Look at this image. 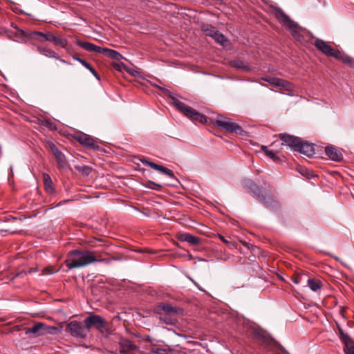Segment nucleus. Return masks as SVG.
<instances>
[{
  "label": "nucleus",
  "instance_id": "obj_50",
  "mask_svg": "<svg viewBox=\"0 0 354 354\" xmlns=\"http://www.w3.org/2000/svg\"><path fill=\"white\" fill-rule=\"evenodd\" d=\"M76 61L79 62L82 66H84V64L87 62L86 60L80 57H78Z\"/></svg>",
  "mask_w": 354,
  "mask_h": 354
},
{
  "label": "nucleus",
  "instance_id": "obj_9",
  "mask_svg": "<svg viewBox=\"0 0 354 354\" xmlns=\"http://www.w3.org/2000/svg\"><path fill=\"white\" fill-rule=\"evenodd\" d=\"M313 44L316 48L328 57L339 58V50L333 48L323 39L315 38Z\"/></svg>",
  "mask_w": 354,
  "mask_h": 354
},
{
  "label": "nucleus",
  "instance_id": "obj_54",
  "mask_svg": "<svg viewBox=\"0 0 354 354\" xmlns=\"http://www.w3.org/2000/svg\"><path fill=\"white\" fill-rule=\"evenodd\" d=\"M280 349L283 351V352H286L287 353V351L282 347L281 346Z\"/></svg>",
  "mask_w": 354,
  "mask_h": 354
},
{
  "label": "nucleus",
  "instance_id": "obj_17",
  "mask_svg": "<svg viewBox=\"0 0 354 354\" xmlns=\"http://www.w3.org/2000/svg\"><path fill=\"white\" fill-rule=\"evenodd\" d=\"M138 346L128 339H121L119 342V352L120 354H134Z\"/></svg>",
  "mask_w": 354,
  "mask_h": 354
},
{
  "label": "nucleus",
  "instance_id": "obj_34",
  "mask_svg": "<svg viewBox=\"0 0 354 354\" xmlns=\"http://www.w3.org/2000/svg\"><path fill=\"white\" fill-rule=\"evenodd\" d=\"M232 66L238 69H243L245 71L250 70L248 66H246L244 62L241 60H235L232 62Z\"/></svg>",
  "mask_w": 354,
  "mask_h": 354
},
{
  "label": "nucleus",
  "instance_id": "obj_37",
  "mask_svg": "<svg viewBox=\"0 0 354 354\" xmlns=\"http://www.w3.org/2000/svg\"><path fill=\"white\" fill-rule=\"evenodd\" d=\"M39 34H44V32H39V31H33L30 34V35L32 37H33L35 39H36L40 42H44V37L43 36H40Z\"/></svg>",
  "mask_w": 354,
  "mask_h": 354
},
{
  "label": "nucleus",
  "instance_id": "obj_31",
  "mask_svg": "<svg viewBox=\"0 0 354 354\" xmlns=\"http://www.w3.org/2000/svg\"><path fill=\"white\" fill-rule=\"evenodd\" d=\"M53 44L56 46H59L62 48H66V45L68 44V41L66 39L62 37L59 35H55L53 41Z\"/></svg>",
  "mask_w": 354,
  "mask_h": 354
},
{
  "label": "nucleus",
  "instance_id": "obj_47",
  "mask_svg": "<svg viewBox=\"0 0 354 354\" xmlns=\"http://www.w3.org/2000/svg\"><path fill=\"white\" fill-rule=\"evenodd\" d=\"M221 32H219L218 30V29L214 31V33H213L211 36V37H212L215 41L216 40V37L218 36V35L220 34Z\"/></svg>",
  "mask_w": 354,
  "mask_h": 354
},
{
  "label": "nucleus",
  "instance_id": "obj_18",
  "mask_svg": "<svg viewBox=\"0 0 354 354\" xmlns=\"http://www.w3.org/2000/svg\"><path fill=\"white\" fill-rule=\"evenodd\" d=\"M184 115L194 122L205 124L207 122V118L205 115L201 114L191 106H188V108L185 109Z\"/></svg>",
  "mask_w": 354,
  "mask_h": 354
},
{
  "label": "nucleus",
  "instance_id": "obj_33",
  "mask_svg": "<svg viewBox=\"0 0 354 354\" xmlns=\"http://www.w3.org/2000/svg\"><path fill=\"white\" fill-rule=\"evenodd\" d=\"M279 88H283L287 91H292L294 88L293 84L285 80L281 79Z\"/></svg>",
  "mask_w": 354,
  "mask_h": 354
},
{
  "label": "nucleus",
  "instance_id": "obj_16",
  "mask_svg": "<svg viewBox=\"0 0 354 354\" xmlns=\"http://www.w3.org/2000/svg\"><path fill=\"white\" fill-rule=\"evenodd\" d=\"M339 338L344 344L345 354H354V340L342 328H338Z\"/></svg>",
  "mask_w": 354,
  "mask_h": 354
},
{
  "label": "nucleus",
  "instance_id": "obj_12",
  "mask_svg": "<svg viewBox=\"0 0 354 354\" xmlns=\"http://www.w3.org/2000/svg\"><path fill=\"white\" fill-rule=\"evenodd\" d=\"M140 160L145 165L149 166L155 170L159 171L171 178L174 182L168 184V185L176 186V183H179L178 180L175 177L174 172L171 169L162 165H158L153 162H151L147 158L140 159Z\"/></svg>",
  "mask_w": 354,
  "mask_h": 354
},
{
  "label": "nucleus",
  "instance_id": "obj_22",
  "mask_svg": "<svg viewBox=\"0 0 354 354\" xmlns=\"http://www.w3.org/2000/svg\"><path fill=\"white\" fill-rule=\"evenodd\" d=\"M177 239L179 241L187 242L191 245H198L201 244V239L197 236H194L192 234L187 232L177 234Z\"/></svg>",
  "mask_w": 354,
  "mask_h": 354
},
{
  "label": "nucleus",
  "instance_id": "obj_40",
  "mask_svg": "<svg viewBox=\"0 0 354 354\" xmlns=\"http://www.w3.org/2000/svg\"><path fill=\"white\" fill-rule=\"evenodd\" d=\"M40 36H43L44 37V41H48L53 43L55 35L52 34L50 32H45L44 34H39Z\"/></svg>",
  "mask_w": 354,
  "mask_h": 354
},
{
  "label": "nucleus",
  "instance_id": "obj_19",
  "mask_svg": "<svg viewBox=\"0 0 354 354\" xmlns=\"http://www.w3.org/2000/svg\"><path fill=\"white\" fill-rule=\"evenodd\" d=\"M299 143L295 151L299 152L308 157H311L315 154L314 144L309 143L302 139Z\"/></svg>",
  "mask_w": 354,
  "mask_h": 354
},
{
  "label": "nucleus",
  "instance_id": "obj_27",
  "mask_svg": "<svg viewBox=\"0 0 354 354\" xmlns=\"http://www.w3.org/2000/svg\"><path fill=\"white\" fill-rule=\"evenodd\" d=\"M216 42L221 45L223 48L226 49H230L232 46V43L223 34L220 32L218 36L216 37Z\"/></svg>",
  "mask_w": 354,
  "mask_h": 354
},
{
  "label": "nucleus",
  "instance_id": "obj_23",
  "mask_svg": "<svg viewBox=\"0 0 354 354\" xmlns=\"http://www.w3.org/2000/svg\"><path fill=\"white\" fill-rule=\"evenodd\" d=\"M261 149L266 155L272 159L274 162L279 163L283 162L284 156L280 152L270 150L266 146H262Z\"/></svg>",
  "mask_w": 354,
  "mask_h": 354
},
{
  "label": "nucleus",
  "instance_id": "obj_28",
  "mask_svg": "<svg viewBox=\"0 0 354 354\" xmlns=\"http://www.w3.org/2000/svg\"><path fill=\"white\" fill-rule=\"evenodd\" d=\"M339 58L337 59L342 60L344 64L349 65L351 67L354 68V59L346 54H342L339 51Z\"/></svg>",
  "mask_w": 354,
  "mask_h": 354
},
{
  "label": "nucleus",
  "instance_id": "obj_6",
  "mask_svg": "<svg viewBox=\"0 0 354 354\" xmlns=\"http://www.w3.org/2000/svg\"><path fill=\"white\" fill-rule=\"evenodd\" d=\"M76 44L88 52H96L97 53L103 54L116 61H120L124 59L123 56L115 50L98 46L88 41L77 40Z\"/></svg>",
  "mask_w": 354,
  "mask_h": 354
},
{
  "label": "nucleus",
  "instance_id": "obj_4",
  "mask_svg": "<svg viewBox=\"0 0 354 354\" xmlns=\"http://www.w3.org/2000/svg\"><path fill=\"white\" fill-rule=\"evenodd\" d=\"M83 324L88 332L94 328L104 336H108L111 334L108 322L100 315H91L83 321Z\"/></svg>",
  "mask_w": 354,
  "mask_h": 354
},
{
  "label": "nucleus",
  "instance_id": "obj_42",
  "mask_svg": "<svg viewBox=\"0 0 354 354\" xmlns=\"http://www.w3.org/2000/svg\"><path fill=\"white\" fill-rule=\"evenodd\" d=\"M42 124H44L46 127H48L49 129H55V124L53 122H52L49 119H45L43 122H42Z\"/></svg>",
  "mask_w": 354,
  "mask_h": 354
},
{
  "label": "nucleus",
  "instance_id": "obj_7",
  "mask_svg": "<svg viewBox=\"0 0 354 354\" xmlns=\"http://www.w3.org/2000/svg\"><path fill=\"white\" fill-rule=\"evenodd\" d=\"M65 331L75 338L86 339L88 330L81 322L71 321L66 324Z\"/></svg>",
  "mask_w": 354,
  "mask_h": 354
},
{
  "label": "nucleus",
  "instance_id": "obj_52",
  "mask_svg": "<svg viewBox=\"0 0 354 354\" xmlns=\"http://www.w3.org/2000/svg\"><path fill=\"white\" fill-rule=\"evenodd\" d=\"M256 336L259 337H263V336L261 335V334L260 333H257Z\"/></svg>",
  "mask_w": 354,
  "mask_h": 354
},
{
  "label": "nucleus",
  "instance_id": "obj_5",
  "mask_svg": "<svg viewBox=\"0 0 354 354\" xmlns=\"http://www.w3.org/2000/svg\"><path fill=\"white\" fill-rule=\"evenodd\" d=\"M273 10L276 18L286 28L292 31V35L296 40L302 42L304 35L299 30L298 26L296 23L290 19V18L283 11V10L278 7H274Z\"/></svg>",
  "mask_w": 354,
  "mask_h": 354
},
{
  "label": "nucleus",
  "instance_id": "obj_38",
  "mask_svg": "<svg viewBox=\"0 0 354 354\" xmlns=\"http://www.w3.org/2000/svg\"><path fill=\"white\" fill-rule=\"evenodd\" d=\"M58 269H56L53 266H47L42 270L44 274H52L58 272Z\"/></svg>",
  "mask_w": 354,
  "mask_h": 354
},
{
  "label": "nucleus",
  "instance_id": "obj_21",
  "mask_svg": "<svg viewBox=\"0 0 354 354\" xmlns=\"http://www.w3.org/2000/svg\"><path fill=\"white\" fill-rule=\"evenodd\" d=\"M326 155L332 160L341 162L343 160L342 153L334 146H327L325 147Z\"/></svg>",
  "mask_w": 354,
  "mask_h": 354
},
{
  "label": "nucleus",
  "instance_id": "obj_46",
  "mask_svg": "<svg viewBox=\"0 0 354 354\" xmlns=\"http://www.w3.org/2000/svg\"><path fill=\"white\" fill-rule=\"evenodd\" d=\"M64 48L66 50V51L68 54L71 55H74L73 50L71 46H68V45H66V48Z\"/></svg>",
  "mask_w": 354,
  "mask_h": 354
},
{
  "label": "nucleus",
  "instance_id": "obj_45",
  "mask_svg": "<svg viewBox=\"0 0 354 354\" xmlns=\"http://www.w3.org/2000/svg\"><path fill=\"white\" fill-rule=\"evenodd\" d=\"M113 66L116 70L121 71L122 67L124 66V64L123 63H113Z\"/></svg>",
  "mask_w": 354,
  "mask_h": 354
},
{
  "label": "nucleus",
  "instance_id": "obj_44",
  "mask_svg": "<svg viewBox=\"0 0 354 354\" xmlns=\"http://www.w3.org/2000/svg\"><path fill=\"white\" fill-rule=\"evenodd\" d=\"M218 236L219 238V239L224 243H225L226 245H232V242H230L228 241L223 235L221 234H218Z\"/></svg>",
  "mask_w": 354,
  "mask_h": 354
},
{
  "label": "nucleus",
  "instance_id": "obj_32",
  "mask_svg": "<svg viewBox=\"0 0 354 354\" xmlns=\"http://www.w3.org/2000/svg\"><path fill=\"white\" fill-rule=\"evenodd\" d=\"M201 29L203 32L205 34V35L209 37H211L212 35L214 33V31L217 30L216 27L209 24H203L201 26Z\"/></svg>",
  "mask_w": 354,
  "mask_h": 354
},
{
  "label": "nucleus",
  "instance_id": "obj_29",
  "mask_svg": "<svg viewBox=\"0 0 354 354\" xmlns=\"http://www.w3.org/2000/svg\"><path fill=\"white\" fill-rule=\"evenodd\" d=\"M151 352L156 354H174V350L171 348H164L158 346L153 345L151 349Z\"/></svg>",
  "mask_w": 354,
  "mask_h": 354
},
{
  "label": "nucleus",
  "instance_id": "obj_53",
  "mask_svg": "<svg viewBox=\"0 0 354 354\" xmlns=\"http://www.w3.org/2000/svg\"><path fill=\"white\" fill-rule=\"evenodd\" d=\"M281 222L283 224V225H286V223H285V221L283 220V218H281Z\"/></svg>",
  "mask_w": 354,
  "mask_h": 354
},
{
  "label": "nucleus",
  "instance_id": "obj_26",
  "mask_svg": "<svg viewBox=\"0 0 354 354\" xmlns=\"http://www.w3.org/2000/svg\"><path fill=\"white\" fill-rule=\"evenodd\" d=\"M306 281L308 286L314 292L320 290L323 286L322 282L319 279L307 277Z\"/></svg>",
  "mask_w": 354,
  "mask_h": 354
},
{
  "label": "nucleus",
  "instance_id": "obj_3",
  "mask_svg": "<svg viewBox=\"0 0 354 354\" xmlns=\"http://www.w3.org/2000/svg\"><path fill=\"white\" fill-rule=\"evenodd\" d=\"M209 122L213 125L222 129L229 133L245 136L246 131L232 119L223 115H217L216 118H209Z\"/></svg>",
  "mask_w": 354,
  "mask_h": 354
},
{
  "label": "nucleus",
  "instance_id": "obj_14",
  "mask_svg": "<svg viewBox=\"0 0 354 354\" xmlns=\"http://www.w3.org/2000/svg\"><path fill=\"white\" fill-rule=\"evenodd\" d=\"M277 136L282 141V145L288 146L294 151H296L298 145L300 144L299 142L301 141V138L286 133H279Z\"/></svg>",
  "mask_w": 354,
  "mask_h": 354
},
{
  "label": "nucleus",
  "instance_id": "obj_36",
  "mask_svg": "<svg viewBox=\"0 0 354 354\" xmlns=\"http://www.w3.org/2000/svg\"><path fill=\"white\" fill-rule=\"evenodd\" d=\"M306 279L307 275L306 274H298L294 276L292 278V280L295 284H299L304 281Z\"/></svg>",
  "mask_w": 354,
  "mask_h": 354
},
{
  "label": "nucleus",
  "instance_id": "obj_25",
  "mask_svg": "<svg viewBox=\"0 0 354 354\" xmlns=\"http://www.w3.org/2000/svg\"><path fill=\"white\" fill-rule=\"evenodd\" d=\"M37 49L40 53L43 54L47 57L55 58L57 60H59L61 62L67 63L64 59L60 58L57 53L51 49L46 48L41 46H37Z\"/></svg>",
  "mask_w": 354,
  "mask_h": 354
},
{
  "label": "nucleus",
  "instance_id": "obj_2",
  "mask_svg": "<svg viewBox=\"0 0 354 354\" xmlns=\"http://www.w3.org/2000/svg\"><path fill=\"white\" fill-rule=\"evenodd\" d=\"M102 257V254L95 251L86 250H73L67 253L64 264L68 270L84 267L88 264L98 261Z\"/></svg>",
  "mask_w": 354,
  "mask_h": 354
},
{
  "label": "nucleus",
  "instance_id": "obj_48",
  "mask_svg": "<svg viewBox=\"0 0 354 354\" xmlns=\"http://www.w3.org/2000/svg\"><path fill=\"white\" fill-rule=\"evenodd\" d=\"M143 185L147 187L153 189V185L149 184V180L147 181L145 183H143Z\"/></svg>",
  "mask_w": 354,
  "mask_h": 354
},
{
  "label": "nucleus",
  "instance_id": "obj_11",
  "mask_svg": "<svg viewBox=\"0 0 354 354\" xmlns=\"http://www.w3.org/2000/svg\"><path fill=\"white\" fill-rule=\"evenodd\" d=\"M140 160L145 165L149 166L155 170L159 171L171 178L174 182L168 184V185L176 186V183H179L178 180L175 177L174 172L171 169L162 165H158L153 162H151L147 158L140 159Z\"/></svg>",
  "mask_w": 354,
  "mask_h": 354
},
{
  "label": "nucleus",
  "instance_id": "obj_30",
  "mask_svg": "<svg viewBox=\"0 0 354 354\" xmlns=\"http://www.w3.org/2000/svg\"><path fill=\"white\" fill-rule=\"evenodd\" d=\"M75 169L84 176H88L92 171V168L88 165H75Z\"/></svg>",
  "mask_w": 354,
  "mask_h": 354
},
{
  "label": "nucleus",
  "instance_id": "obj_13",
  "mask_svg": "<svg viewBox=\"0 0 354 354\" xmlns=\"http://www.w3.org/2000/svg\"><path fill=\"white\" fill-rule=\"evenodd\" d=\"M46 146L51 150L53 153L59 169H64L67 167L68 161L65 155L57 147L56 145L52 141H48Z\"/></svg>",
  "mask_w": 354,
  "mask_h": 354
},
{
  "label": "nucleus",
  "instance_id": "obj_55",
  "mask_svg": "<svg viewBox=\"0 0 354 354\" xmlns=\"http://www.w3.org/2000/svg\"><path fill=\"white\" fill-rule=\"evenodd\" d=\"M152 85H153V86H155V87H156V88H158V86H158V85H157L156 84H152Z\"/></svg>",
  "mask_w": 354,
  "mask_h": 354
},
{
  "label": "nucleus",
  "instance_id": "obj_8",
  "mask_svg": "<svg viewBox=\"0 0 354 354\" xmlns=\"http://www.w3.org/2000/svg\"><path fill=\"white\" fill-rule=\"evenodd\" d=\"M73 138L80 144L88 149L93 150L100 149V142L97 140L96 138L92 137L90 135L81 131H78L74 134Z\"/></svg>",
  "mask_w": 354,
  "mask_h": 354
},
{
  "label": "nucleus",
  "instance_id": "obj_1",
  "mask_svg": "<svg viewBox=\"0 0 354 354\" xmlns=\"http://www.w3.org/2000/svg\"><path fill=\"white\" fill-rule=\"evenodd\" d=\"M243 186L249 193L263 204L266 208L273 212H277L281 208V203L271 193L263 188H261L254 181L251 179H245L243 182Z\"/></svg>",
  "mask_w": 354,
  "mask_h": 354
},
{
  "label": "nucleus",
  "instance_id": "obj_24",
  "mask_svg": "<svg viewBox=\"0 0 354 354\" xmlns=\"http://www.w3.org/2000/svg\"><path fill=\"white\" fill-rule=\"evenodd\" d=\"M43 180L45 192L48 194H53L55 192V189L53 186V183L50 175L46 173L43 174Z\"/></svg>",
  "mask_w": 354,
  "mask_h": 354
},
{
  "label": "nucleus",
  "instance_id": "obj_20",
  "mask_svg": "<svg viewBox=\"0 0 354 354\" xmlns=\"http://www.w3.org/2000/svg\"><path fill=\"white\" fill-rule=\"evenodd\" d=\"M158 309L162 310L167 315H181L183 313V309L182 308L176 307V306H172L169 303H160L158 306Z\"/></svg>",
  "mask_w": 354,
  "mask_h": 354
},
{
  "label": "nucleus",
  "instance_id": "obj_41",
  "mask_svg": "<svg viewBox=\"0 0 354 354\" xmlns=\"http://www.w3.org/2000/svg\"><path fill=\"white\" fill-rule=\"evenodd\" d=\"M85 68H86L88 70L91 71V73L97 79L100 80V76L97 74V71L95 70V68L88 63L86 62L84 66Z\"/></svg>",
  "mask_w": 354,
  "mask_h": 354
},
{
  "label": "nucleus",
  "instance_id": "obj_57",
  "mask_svg": "<svg viewBox=\"0 0 354 354\" xmlns=\"http://www.w3.org/2000/svg\"><path fill=\"white\" fill-rule=\"evenodd\" d=\"M335 260L339 261V258L338 257H335Z\"/></svg>",
  "mask_w": 354,
  "mask_h": 354
},
{
  "label": "nucleus",
  "instance_id": "obj_15",
  "mask_svg": "<svg viewBox=\"0 0 354 354\" xmlns=\"http://www.w3.org/2000/svg\"><path fill=\"white\" fill-rule=\"evenodd\" d=\"M158 87L159 90L162 91L165 95L167 96L172 100V104H174L180 112L184 114V113L185 112V109H187L189 106L186 105L185 103L178 100V98L176 97V95L174 93L169 91L167 88H165L162 86Z\"/></svg>",
  "mask_w": 354,
  "mask_h": 354
},
{
  "label": "nucleus",
  "instance_id": "obj_43",
  "mask_svg": "<svg viewBox=\"0 0 354 354\" xmlns=\"http://www.w3.org/2000/svg\"><path fill=\"white\" fill-rule=\"evenodd\" d=\"M149 184H152L153 189L156 191H160L162 188V185L160 184H158L153 181L149 180Z\"/></svg>",
  "mask_w": 354,
  "mask_h": 354
},
{
  "label": "nucleus",
  "instance_id": "obj_56",
  "mask_svg": "<svg viewBox=\"0 0 354 354\" xmlns=\"http://www.w3.org/2000/svg\"><path fill=\"white\" fill-rule=\"evenodd\" d=\"M12 221H17V218H15V217H12Z\"/></svg>",
  "mask_w": 354,
  "mask_h": 354
},
{
  "label": "nucleus",
  "instance_id": "obj_39",
  "mask_svg": "<svg viewBox=\"0 0 354 354\" xmlns=\"http://www.w3.org/2000/svg\"><path fill=\"white\" fill-rule=\"evenodd\" d=\"M122 259V257H112L111 258H109V259H105V258L102 259V257H100V258H98V261L104 262L106 263H109L112 261H120Z\"/></svg>",
  "mask_w": 354,
  "mask_h": 354
},
{
  "label": "nucleus",
  "instance_id": "obj_49",
  "mask_svg": "<svg viewBox=\"0 0 354 354\" xmlns=\"http://www.w3.org/2000/svg\"><path fill=\"white\" fill-rule=\"evenodd\" d=\"M76 61L79 62L82 66H84V64L87 62L86 60L80 57H78Z\"/></svg>",
  "mask_w": 354,
  "mask_h": 354
},
{
  "label": "nucleus",
  "instance_id": "obj_51",
  "mask_svg": "<svg viewBox=\"0 0 354 354\" xmlns=\"http://www.w3.org/2000/svg\"><path fill=\"white\" fill-rule=\"evenodd\" d=\"M72 57L73 59L77 60V59L79 57L76 54L72 55Z\"/></svg>",
  "mask_w": 354,
  "mask_h": 354
},
{
  "label": "nucleus",
  "instance_id": "obj_10",
  "mask_svg": "<svg viewBox=\"0 0 354 354\" xmlns=\"http://www.w3.org/2000/svg\"><path fill=\"white\" fill-rule=\"evenodd\" d=\"M57 328L55 326H49L44 323H37L31 328L26 330V334L32 333L35 337L44 335L46 334H53Z\"/></svg>",
  "mask_w": 354,
  "mask_h": 354
},
{
  "label": "nucleus",
  "instance_id": "obj_35",
  "mask_svg": "<svg viewBox=\"0 0 354 354\" xmlns=\"http://www.w3.org/2000/svg\"><path fill=\"white\" fill-rule=\"evenodd\" d=\"M263 80L268 82L271 86L274 87H279L281 80L280 78L272 77H266L263 78Z\"/></svg>",
  "mask_w": 354,
  "mask_h": 354
}]
</instances>
